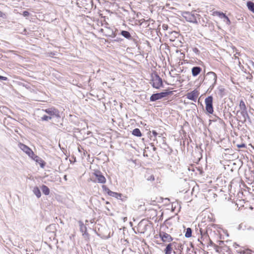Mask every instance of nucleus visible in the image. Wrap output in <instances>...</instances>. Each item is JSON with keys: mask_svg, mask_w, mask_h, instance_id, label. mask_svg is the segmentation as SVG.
<instances>
[{"mask_svg": "<svg viewBox=\"0 0 254 254\" xmlns=\"http://www.w3.org/2000/svg\"><path fill=\"white\" fill-rule=\"evenodd\" d=\"M175 242L170 243L168 245H167L166 248L164 250V252L165 254H171L172 252H173L174 254H175V252L173 251V246L175 244Z\"/></svg>", "mask_w": 254, "mask_h": 254, "instance_id": "obj_14", "label": "nucleus"}, {"mask_svg": "<svg viewBox=\"0 0 254 254\" xmlns=\"http://www.w3.org/2000/svg\"><path fill=\"white\" fill-rule=\"evenodd\" d=\"M103 190L106 192L109 195L114 197L118 199H120L122 196V194L116 192L112 191L105 185L102 186Z\"/></svg>", "mask_w": 254, "mask_h": 254, "instance_id": "obj_7", "label": "nucleus"}, {"mask_svg": "<svg viewBox=\"0 0 254 254\" xmlns=\"http://www.w3.org/2000/svg\"><path fill=\"white\" fill-rule=\"evenodd\" d=\"M189 171H192L193 172L198 171L200 175H202L203 173V170L201 168L194 167L193 166H191L189 168Z\"/></svg>", "mask_w": 254, "mask_h": 254, "instance_id": "obj_17", "label": "nucleus"}, {"mask_svg": "<svg viewBox=\"0 0 254 254\" xmlns=\"http://www.w3.org/2000/svg\"><path fill=\"white\" fill-rule=\"evenodd\" d=\"M163 27L165 29V28H166L167 27V26H165L164 25H163Z\"/></svg>", "mask_w": 254, "mask_h": 254, "instance_id": "obj_33", "label": "nucleus"}, {"mask_svg": "<svg viewBox=\"0 0 254 254\" xmlns=\"http://www.w3.org/2000/svg\"><path fill=\"white\" fill-rule=\"evenodd\" d=\"M152 85L156 89H159L163 86L162 80L158 75L156 74L152 77Z\"/></svg>", "mask_w": 254, "mask_h": 254, "instance_id": "obj_5", "label": "nucleus"}, {"mask_svg": "<svg viewBox=\"0 0 254 254\" xmlns=\"http://www.w3.org/2000/svg\"><path fill=\"white\" fill-rule=\"evenodd\" d=\"M51 117H49L48 116H46V115H44V116H43L42 117V121H47L50 119H51Z\"/></svg>", "mask_w": 254, "mask_h": 254, "instance_id": "obj_25", "label": "nucleus"}, {"mask_svg": "<svg viewBox=\"0 0 254 254\" xmlns=\"http://www.w3.org/2000/svg\"><path fill=\"white\" fill-rule=\"evenodd\" d=\"M168 94L167 92H161L159 93L153 94L150 98L151 101H155L166 97Z\"/></svg>", "mask_w": 254, "mask_h": 254, "instance_id": "obj_10", "label": "nucleus"}, {"mask_svg": "<svg viewBox=\"0 0 254 254\" xmlns=\"http://www.w3.org/2000/svg\"><path fill=\"white\" fill-rule=\"evenodd\" d=\"M192 230L190 228H188L186 229L185 233V237L186 238H190L191 237Z\"/></svg>", "mask_w": 254, "mask_h": 254, "instance_id": "obj_23", "label": "nucleus"}, {"mask_svg": "<svg viewBox=\"0 0 254 254\" xmlns=\"http://www.w3.org/2000/svg\"><path fill=\"white\" fill-rule=\"evenodd\" d=\"M42 190L45 195H49L50 193V190L48 187L45 185H43L41 187Z\"/></svg>", "mask_w": 254, "mask_h": 254, "instance_id": "obj_21", "label": "nucleus"}, {"mask_svg": "<svg viewBox=\"0 0 254 254\" xmlns=\"http://www.w3.org/2000/svg\"><path fill=\"white\" fill-rule=\"evenodd\" d=\"M159 235L160 238L161 239V241L163 243H171L173 240V237L169 234L160 231L159 232Z\"/></svg>", "mask_w": 254, "mask_h": 254, "instance_id": "obj_6", "label": "nucleus"}, {"mask_svg": "<svg viewBox=\"0 0 254 254\" xmlns=\"http://www.w3.org/2000/svg\"><path fill=\"white\" fill-rule=\"evenodd\" d=\"M184 17L186 20L189 22L195 23L196 22V19L195 16L190 12H186L184 14Z\"/></svg>", "mask_w": 254, "mask_h": 254, "instance_id": "obj_11", "label": "nucleus"}, {"mask_svg": "<svg viewBox=\"0 0 254 254\" xmlns=\"http://www.w3.org/2000/svg\"><path fill=\"white\" fill-rule=\"evenodd\" d=\"M132 134L136 136L140 137L142 136V133L139 128H135L132 130Z\"/></svg>", "mask_w": 254, "mask_h": 254, "instance_id": "obj_19", "label": "nucleus"}, {"mask_svg": "<svg viewBox=\"0 0 254 254\" xmlns=\"http://www.w3.org/2000/svg\"><path fill=\"white\" fill-rule=\"evenodd\" d=\"M0 79L6 81V80H7L8 79L6 77L0 75Z\"/></svg>", "mask_w": 254, "mask_h": 254, "instance_id": "obj_30", "label": "nucleus"}, {"mask_svg": "<svg viewBox=\"0 0 254 254\" xmlns=\"http://www.w3.org/2000/svg\"><path fill=\"white\" fill-rule=\"evenodd\" d=\"M45 112L50 115L51 116H57L59 115V112L58 109H56L55 107H52L50 108H48L44 110Z\"/></svg>", "mask_w": 254, "mask_h": 254, "instance_id": "obj_12", "label": "nucleus"}, {"mask_svg": "<svg viewBox=\"0 0 254 254\" xmlns=\"http://www.w3.org/2000/svg\"><path fill=\"white\" fill-rule=\"evenodd\" d=\"M30 158L39 163L41 168H44L45 167L46 164L45 162L38 156L35 155L34 153L33 155L30 157Z\"/></svg>", "mask_w": 254, "mask_h": 254, "instance_id": "obj_13", "label": "nucleus"}, {"mask_svg": "<svg viewBox=\"0 0 254 254\" xmlns=\"http://www.w3.org/2000/svg\"><path fill=\"white\" fill-rule=\"evenodd\" d=\"M213 98L211 96H209L205 98L204 102L205 104V110L208 114H213L214 108L213 106Z\"/></svg>", "mask_w": 254, "mask_h": 254, "instance_id": "obj_4", "label": "nucleus"}, {"mask_svg": "<svg viewBox=\"0 0 254 254\" xmlns=\"http://www.w3.org/2000/svg\"><path fill=\"white\" fill-rule=\"evenodd\" d=\"M80 230L82 233V235L88 238L89 234L87 232V228L86 226L83 224V223L81 221L79 222Z\"/></svg>", "mask_w": 254, "mask_h": 254, "instance_id": "obj_15", "label": "nucleus"}, {"mask_svg": "<svg viewBox=\"0 0 254 254\" xmlns=\"http://www.w3.org/2000/svg\"><path fill=\"white\" fill-rule=\"evenodd\" d=\"M247 5L248 9L254 13V3L252 1H248Z\"/></svg>", "mask_w": 254, "mask_h": 254, "instance_id": "obj_20", "label": "nucleus"}, {"mask_svg": "<svg viewBox=\"0 0 254 254\" xmlns=\"http://www.w3.org/2000/svg\"><path fill=\"white\" fill-rule=\"evenodd\" d=\"M121 34L122 36L127 39L130 38L131 37L129 32L127 31H122L121 32Z\"/></svg>", "mask_w": 254, "mask_h": 254, "instance_id": "obj_24", "label": "nucleus"}, {"mask_svg": "<svg viewBox=\"0 0 254 254\" xmlns=\"http://www.w3.org/2000/svg\"><path fill=\"white\" fill-rule=\"evenodd\" d=\"M5 16V14L0 10V17H3Z\"/></svg>", "mask_w": 254, "mask_h": 254, "instance_id": "obj_31", "label": "nucleus"}, {"mask_svg": "<svg viewBox=\"0 0 254 254\" xmlns=\"http://www.w3.org/2000/svg\"><path fill=\"white\" fill-rule=\"evenodd\" d=\"M201 71V68L198 66H195L191 69L192 75L193 76H196Z\"/></svg>", "mask_w": 254, "mask_h": 254, "instance_id": "obj_16", "label": "nucleus"}, {"mask_svg": "<svg viewBox=\"0 0 254 254\" xmlns=\"http://www.w3.org/2000/svg\"><path fill=\"white\" fill-rule=\"evenodd\" d=\"M146 177V179L148 181H154L155 180L154 177L153 175H150L149 176Z\"/></svg>", "mask_w": 254, "mask_h": 254, "instance_id": "obj_26", "label": "nucleus"}, {"mask_svg": "<svg viewBox=\"0 0 254 254\" xmlns=\"http://www.w3.org/2000/svg\"><path fill=\"white\" fill-rule=\"evenodd\" d=\"M91 180L94 183L105 184L106 182V178L103 175L102 172L98 170L94 171Z\"/></svg>", "mask_w": 254, "mask_h": 254, "instance_id": "obj_2", "label": "nucleus"}, {"mask_svg": "<svg viewBox=\"0 0 254 254\" xmlns=\"http://www.w3.org/2000/svg\"><path fill=\"white\" fill-rule=\"evenodd\" d=\"M152 133L153 135H154V137L156 138L157 135L158 134L157 132L155 130H152Z\"/></svg>", "mask_w": 254, "mask_h": 254, "instance_id": "obj_29", "label": "nucleus"}, {"mask_svg": "<svg viewBox=\"0 0 254 254\" xmlns=\"http://www.w3.org/2000/svg\"><path fill=\"white\" fill-rule=\"evenodd\" d=\"M217 78L216 74L213 71H210L206 74L205 81L206 83L210 84V87L213 88L216 83Z\"/></svg>", "mask_w": 254, "mask_h": 254, "instance_id": "obj_3", "label": "nucleus"}, {"mask_svg": "<svg viewBox=\"0 0 254 254\" xmlns=\"http://www.w3.org/2000/svg\"><path fill=\"white\" fill-rule=\"evenodd\" d=\"M199 94V93L198 91L196 89H195L190 92L188 93L186 96L188 99L193 101H196Z\"/></svg>", "mask_w": 254, "mask_h": 254, "instance_id": "obj_9", "label": "nucleus"}, {"mask_svg": "<svg viewBox=\"0 0 254 254\" xmlns=\"http://www.w3.org/2000/svg\"><path fill=\"white\" fill-rule=\"evenodd\" d=\"M18 146L29 157L34 155V152L32 151V150L25 144L20 142L18 143Z\"/></svg>", "mask_w": 254, "mask_h": 254, "instance_id": "obj_8", "label": "nucleus"}, {"mask_svg": "<svg viewBox=\"0 0 254 254\" xmlns=\"http://www.w3.org/2000/svg\"><path fill=\"white\" fill-rule=\"evenodd\" d=\"M30 14L29 12L27 11H24L23 12V15L24 16H29Z\"/></svg>", "mask_w": 254, "mask_h": 254, "instance_id": "obj_27", "label": "nucleus"}, {"mask_svg": "<svg viewBox=\"0 0 254 254\" xmlns=\"http://www.w3.org/2000/svg\"><path fill=\"white\" fill-rule=\"evenodd\" d=\"M239 107V110L237 111L236 116L240 121L246 122L249 116L246 105L243 100H240Z\"/></svg>", "mask_w": 254, "mask_h": 254, "instance_id": "obj_1", "label": "nucleus"}, {"mask_svg": "<svg viewBox=\"0 0 254 254\" xmlns=\"http://www.w3.org/2000/svg\"><path fill=\"white\" fill-rule=\"evenodd\" d=\"M194 51H197L198 50L197 49V48H195L194 50H193Z\"/></svg>", "mask_w": 254, "mask_h": 254, "instance_id": "obj_32", "label": "nucleus"}, {"mask_svg": "<svg viewBox=\"0 0 254 254\" xmlns=\"http://www.w3.org/2000/svg\"><path fill=\"white\" fill-rule=\"evenodd\" d=\"M33 192L34 194L37 196V197L39 198L41 195V191L38 187H35L33 189Z\"/></svg>", "mask_w": 254, "mask_h": 254, "instance_id": "obj_22", "label": "nucleus"}, {"mask_svg": "<svg viewBox=\"0 0 254 254\" xmlns=\"http://www.w3.org/2000/svg\"><path fill=\"white\" fill-rule=\"evenodd\" d=\"M213 15L218 16L219 17H223L227 19L228 20H229L228 17L226 15V14L222 12L217 11H214L213 13Z\"/></svg>", "mask_w": 254, "mask_h": 254, "instance_id": "obj_18", "label": "nucleus"}, {"mask_svg": "<svg viewBox=\"0 0 254 254\" xmlns=\"http://www.w3.org/2000/svg\"><path fill=\"white\" fill-rule=\"evenodd\" d=\"M237 147L238 148H244V147H246V145L244 143H242L241 144H238L237 145Z\"/></svg>", "mask_w": 254, "mask_h": 254, "instance_id": "obj_28", "label": "nucleus"}]
</instances>
